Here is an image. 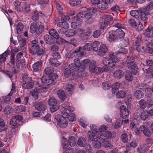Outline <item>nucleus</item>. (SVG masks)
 <instances>
[{
    "mask_svg": "<svg viewBox=\"0 0 153 153\" xmlns=\"http://www.w3.org/2000/svg\"><path fill=\"white\" fill-rule=\"evenodd\" d=\"M30 32L31 33H36V35H39L45 30V28L43 24L41 22H33L31 24L30 27Z\"/></svg>",
    "mask_w": 153,
    "mask_h": 153,
    "instance_id": "1",
    "label": "nucleus"
},
{
    "mask_svg": "<svg viewBox=\"0 0 153 153\" xmlns=\"http://www.w3.org/2000/svg\"><path fill=\"white\" fill-rule=\"evenodd\" d=\"M118 61V59L113 54L111 53L108 56L103 59L102 63L104 65H108L109 68H112L116 65Z\"/></svg>",
    "mask_w": 153,
    "mask_h": 153,
    "instance_id": "2",
    "label": "nucleus"
},
{
    "mask_svg": "<svg viewBox=\"0 0 153 153\" xmlns=\"http://www.w3.org/2000/svg\"><path fill=\"white\" fill-rule=\"evenodd\" d=\"M50 36H52L56 39V42L58 44H61L62 43H68V41H66L60 37L58 33L56 30L54 29L51 28L49 32Z\"/></svg>",
    "mask_w": 153,
    "mask_h": 153,
    "instance_id": "3",
    "label": "nucleus"
},
{
    "mask_svg": "<svg viewBox=\"0 0 153 153\" xmlns=\"http://www.w3.org/2000/svg\"><path fill=\"white\" fill-rule=\"evenodd\" d=\"M79 37L81 40L84 41H87L89 38V36L91 33V30L90 29L86 30L81 29L79 30Z\"/></svg>",
    "mask_w": 153,
    "mask_h": 153,
    "instance_id": "4",
    "label": "nucleus"
},
{
    "mask_svg": "<svg viewBox=\"0 0 153 153\" xmlns=\"http://www.w3.org/2000/svg\"><path fill=\"white\" fill-rule=\"evenodd\" d=\"M58 126L62 128H66L68 126V121L66 118L62 115L56 117Z\"/></svg>",
    "mask_w": 153,
    "mask_h": 153,
    "instance_id": "5",
    "label": "nucleus"
},
{
    "mask_svg": "<svg viewBox=\"0 0 153 153\" xmlns=\"http://www.w3.org/2000/svg\"><path fill=\"white\" fill-rule=\"evenodd\" d=\"M53 76H51V78L50 76L47 77L46 76L44 75L42 78V81L43 83L46 84L47 85L51 84L54 85L55 83L54 80L56 79L58 77V76L56 74H54Z\"/></svg>",
    "mask_w": 153,
    "mask_h": 153,
    "instance_id": "6",
    "label": "nucleus"
},
{
    "mask_svg": "<svg viewBox=\"0 0 153 153\" xmlns=\"http://www.w3.org/2000/svg\"><path fill=\"white\" fill-rule=\"evenodd\" d=\"M30 51L32 54H37V55H40L44 53V51L40 48L39 45H32L30 48Z\"/></svg>",
    "mask_w": 153,
    "mask_h": 153,
    "instance_id": "7",
    "label": "nucleus"
},
{
    "mask_svg": "<svg viewBox=\"0 0 153 153\" xmlns=\"http://www.w3.org/2000/svg\"><path fill=\"white\" fill-rule=\"evenodd\" d=\"M118 104L119 105H120V117L123 119H126L128 116L129 111L124 106V104L121 102H118Z\"/></svg>",
    "mask_w": 153,
    "mask_h": 153,
    "instance_id": "8",
    "label": "nucleus"
},
{
    "mask_svg": "<svg viewBox=\"0 0 153 153\" xmlns=\"http://www.w3.org/2000/svg\"><path fill=\"white\" fill-rule=\"evenodd\" d=\"M48 103L50 106V110L52 112H55L59 108L56 99L54 98H51L49 100Z\"/></svg>",
    "mask_w": 153,
    "mask_h": 153,
    "instance_id": "9",
    "label": "nucleus"
},
{
    "mask_svg": "<svg viewBox=\"0 0 153 153\" xmlns=\"http://www.w3.org/2000/svg\"><path fill=\"white\" fill-rule=\"evenodd\" d=\"M92 49L91 44V43L86 44L83 48H79L78 49H76L75 52V53H78V55L81 56L84 54L85 50L90 51Z\"/></svg>",
    "mask_w": 153,
    "mask_h": 153,
    "instance_id": "10",
    "label": "nucleus"
},
{
    "mask_svg": "<svg viewBox=\"0 0 153 153\" xmlns=\"http://www.w3.org/2000/svg\"><path fill=\"white\" fill-rule=\"evenodd\" d=\"M140 19L141 20L144 21V26H146V24L147 23V21L149 19V16L150 15V12L144 9L140 11Z\"/></svg>",
    "mask_w": 153,
    "mask_h": 153,
    "instance_id": "11",
    "label": "nucleus"
},
{
    "mask_svg": "<svg viewBox=\"0 0 153 153\" xmlns=\"http://www.w3.org/2000/svg\"><path fill=\"white\" fill-rule=\"evenodd\" d=\"M22 120V117L21 116H14L10 120V124L15 128H17L19 125V123L21 122Z\"/></svg>",
    "mask_w": 153,
    "mask_h": 153,
    "instance_id": "12",
    "label": "nucleus"
},
{
    "mask_svg": "<svg viewBox=\"0 0 153 153\" xmlns=\"http://www.w3.org/2000/svg\"><path fill=\"white\" fill-rule=\"evenodd\" d=\"M150 124V122H145L143 124V128H141V129H143V132L144 135L147 137H150L151 135V132L148 128Z\"/></svg>",
    "mask_w": 153,
    "mask_h": 153,
    "instance_id": "13",
    "label": "nucleus"
},
{
    "mask_svg": "<svg viewBox=\"0 0 153 153\" xmlns=\"http://www.w3.org/2000/svg\"><path fill=\"white\" fill-rule=\"evenodd\" d=\"M101 135V133L100 132H91L89 135V140L91 142L95 141L98 138H100Z\"/></svg>",
    "mask_w": 153,
    "mask_h": 153,
    "instance_id": "14",
    "label": "nucleus"
},
{
    "mask_svg": "<svg viewBox=\"0 0 153 153\" xmlns=\"http://www.w3.org/2000/svg\"><path fill=\"white\" fill-rule=\"evenodd\" d=\"M108 33L109 35L108 38L109 41L111 42H117L118 41L115 31H110Z\"/></svg>",
    "mask_w": 153,
    "mask_h": 153,
    "instance_id": "15",
    "label": "nucleus"
},
{
    "mask_svg": "<svg viewBox=\"0 0 153 153\" xmlns=\"http://www.w3.org/2000/svg\"><path fill=\"white\" fill-rule=\"evenodd\" d=\"M108 50V48L106 45L102 44L98 50L97 53L100 56L104 55L107 52Z\"/></svg>",
    "mask_w": 153,
    "mask_h": 153,
    "instance_id": "16",
    "label": "nucleus"
},
{
    "mask_svg": "<svg viewBox=\"0 0 153 153\" xmlns=\"http://www.w3.org/2000/svg\"><path fill=\"white\" fill-rule=\"evenodd\" d=\"M116 34L117 38L118 41H121L125 36L124 31L121 29H118L115 31Z\"/></svg>",
    "mask_w": 153,
    "mask_h": 153,
    "instance_id": "17",
    "label": "nucleus"
},
{
    "mask_svg": "<svg viewBox=\"0 0 153 153\" xmlns=\"http://www.w3.org/2000/svg\"><path fill=\"white\" fill-rule=\"evenodd\" d=\"M35 108L38 111H43L46 109V107L43 102H39L36 104Z\"/></svg>",
    "mask_w": 153,
    "mask_h": 153,
    "instance_id": "18",
    "label": "nucleus"
},
{
    "mask_svg": "<svg viewBox=\"0 0 153 153\" xmlns=\"http://www.w3.org/2000/svg\"><path fill=\"white\" fill-rule=\"evenodd\" d=\"M135 60L133 56L131 55L127 56L126 59L124 60L125 64L127 67H130L131 64H133Z\"/></svg>",
    "mask_w": 153,
    "mask_h": 153,
    "instance_id": "19",
    "label": "nucleus"
},
{
    "mask_svg": "<svg viewBox=\"0 0 153 153\" xmlns=\"http://www.w3.org/2000/svg\"><path fill=\"white\" fill-rule=\"evenodd\" d=\"M137 151L140 153H145L148 151L149 148L147 144H144L139 146L137 148Z\"/></svg>",
    "mask_w": 153,
    "mask_h": 153,
    "instance_id": "20",
    "label": "nucleus"
},
{
    "mask_svg": "<svg viewBox=\"0 0 153 153\" xmlns=\"http://www.w3.org/2000/svg\"><path fill=\"white\" fill-rule=\"evenodd\" d=\"M103 140L102 138H99L97 140L94 141L93 143V145L94 147L96 148H99L101 146H102V141Z\"/></svg>",
    "mask_w": 153,
    "mask_h": 153,
    "instance_id": "21",
    "label": "nucleus"
},
{
    "mask_svg": "<svg viewBox=\"0 0 153 153\" xmlns=\"http://www.w3.org/2000/svg\"><path fill=\"white\" fill-rule=\"evenodd\" d=\"M124 74V72L122 70H117L114 72L113 75L116 79H120L123 77Z\"/></svg>",
    "mask_w": 153,
    "mask_h": 153,
    "instance_id": "22",
    "label": "nucleus"
},
{
    "mask_svg": "<svg viewBox=\"0 0 153 153\" xmlns=\"http://www.w3.org/2000/svg\"><path fill=\"white\" fill-rule=\"evenodd\" d=\"M44 38L45 41L48 44L51 45L53 44L55 42L54 38L48 35H46L44 36Z\"/></svg>",
    "mask_w": 153,
    "mask_h": 153,
    "instance_id": "23",
    "label": "nucleus"
},
{
    "mask_svg": "<svg viewBox=\"0 0 153 153\" xmlns=\"http://www.w3.org/2000/svg\"><path fill=\"white\" fill-rule=\"evenodd\" d=\"M13 4L15 6V9L16 10L18 11H22V7L23 5H21V3L18 1H16L13 3Z\"/></svg>",
    "mask_w": 153,
    "mask_h": 153,
    "instance_id": "24",
    "label": "nucleus"
},
{
    "mask_svg": "<svg viewBox=\"0 0 153 153\" xmlns=\"http://www.w3.org/2000/svg\"><path fill=\"white\" fill-rule=\"evenodd\" d=\"M137 145V143L135 141H132L127 144L126 149L124 153H127L129 151L131 150V148H135Z\"/></svg>",
    "mask_w": 153,
    "mask_h": 153,
    "instance_id": "25",
    "label": "nucleus"
},
{
    "mask_svg": "<svg viewBox=\"0 0 153 153\" xmlns=\"http://www.w3.org/2000/svg\"><path fill=\"white\" fill-rule=\"evenodd\" d=\"M77 144L80 147H85L86 145V141L84 137H79L78 140Z\"/></svg>",
    "mask_w": 153,
    "mask_h": 153,
    "instance_id": "26",
    "label": "nucleus"
},
{
    "mask_svg": "<svg viewBox=\"0 0 153 153\" xmlns=\"http://www.w3.org/2000/svg\"><path fill=\"white\" fill-rule=\"evenodd\" d=\"M104 22L106 25L109 24L113 19V17L110 15H106L103 16Z\"/></svg>",
    "mask_w": 153,
    "mask_h": 153,
    "instance_id": "27",
    "label": "nucleus"
},
{
    "mask_svg": "<svg viewBox=\"0 0 153 153\" xmlns=\"http://www.w3.org/2000/svg\"><path fill=\"white\" fill-rule=\"evenodd\" d=\"M34 82L32 81L23 83L22 87L25 89H30L33 88Z\"/></svg>",
    "mask_w": 153,
    "mask_h": 153,
    "instance_id": "28",
    "label": "nucleus"
},
{
    "mask_svg": "<svg viewBox=\"0 0 153 153\" xmlns=\"http://www.w3.org/2000/svg\"><path fill=\"white\" fill-rule=\"evenodd\" d=\"M49 62L50 64L51 65L54 67L58 66L61 63L57 59H54L52 57L50 59H49Z\"/></svg>",
    "mask_w": 153,
    "mask_h": 153,
    "instance_id": "29",
    "label": "nucleus"
},
{
    "mask_svg": "<svg viewBox=\"0 0 153 153\" xmlns=\"http://www.w3.org/2000/svg\"><path fill=\"white\" fill-rule=\"evenodd\" d=\"M45 73L46 75H51L50 76L51 78V76H53L54 74L55 73H53L54 71V68L52 67H49L46 68L44 70Z\"/></svg>",
    "mask_w": 153,
    "mask_h": 153,
    "instance_id": "30",
    "label": "nucleus"
},
{
    "mask_svg": "<svg viewBox=\"0 0 153 153\" xmlns=\"http://www.w3.org/2000/svg\"><path fill=\"white\" fill-rule=\"evenodd\" d=\"M128 67L130 70H131V72H132L135 75L137 74L138 68L134 63L132 64H131L130 65V67Z\"/></svg>",
    "mask_w": 153,
    "mask_h": 153,
    "instance_id": "31",
    "label": "nucleus"
},
{
    "mask_svg": "<svg viewBox=\"0 0 153 153\" xmlns=\"http://www.w3.org/2000/svg\"><path fill=\"white\" fill-rule=\"evenodd\" d=\"M90 60L89 59H85L83 60L81 62V71H84L85 68V66L88 65L90 62Z\"/></svg>",
    "mask_w": 153,
    "mask_h": 153,
    "instance_id": "32",
    "label": "nucleus"
},
{
    "mask_svg": "<svg viewBox=\"0 0 153 153\" xmlns=\"http://www.w3.org/2000/svg\"><path fill=\"white\" fill-rule=\"evenodd\" d=\"M55 4L56 6L57 10L59 13V15H62L63 13V8L61 3L55 1Z\"/></svg>",
    "mask_w": 153,
    "mask_h": 153,
    "instance_id": "33",
    "label": "nucleus"
},
{
    "mask_svg": "<svg viewBox=\"0 0 153 153\" xmlns=\"http://www.w3.org/2000/svg\"><path fill=\"white\" fill-rule=\"evenodd\" d=\"M103 140V141H102V146L105 147H108L110 148H112L113 147V146L111 145L109 143V141L108 140L105 138H102Z\"/></svg>",
    "mask_w": 153,
    "mask_h": 153,
    "instance_id": "34",
    "label": "nucleus"
},
{
    "mask_svg": "<svg viewBox=\"0 0 153 153\" xmlns=\"http://www.w3.org/2000/svg\"><path fill=\"white\" fill-rule=\"evenodd\" d=\"M144 95L143 93L139 90L136 91L134 95V97L137 100L143 97Z\"/></svg>",
    "mask_w": 153,
    "mask_h": 153,
    "instance_id": "35",
    "label": "nucleus"
},
{
    "mask_svg": "<svg viewBox=\"0 0 153 153\" xmlns=\"http://www.w3.org/2000/svg\"><path fill=\"white\" fill-rule=\"evenodd\" d=\"M69 112L66 115V118H68L69 121H74L76 120V118L75 117V114L74 113H72V111Z\"/></svg>",
    "mask_w": 153,
    "mask_h": 153,
    "instance_id": "36",
    "label": "nucleus"
},
{
    "mask_svg": "<svg viewBox=\"0 0 153 153\" xmlns=\"http://www.w3.org/2000/svg\"><path fill=\"white\" fill-rule=\"evenodd\" d=\"M76 32L73 29H70L65 32V35L68 37H71L74 36Z\"/></svg>",
    "mask_w": 153,
    "mask_h": 153,
    "instance_id": "37",
    "label": "nucleus"
},
{
    "mask_svg": "<svg viewBox=\"0 0 153 153\" xmlns=\"http://www.w3.org/2000/svg\"><path fill=\"white\" fill-rule=\"evenodd\" d=\"M41 64V61H38L35 63L33 65V71L35 72L38 71L40 69Z\"/></svg>",
    "mask_w": 153,
    "mask_h": 153,
    "instance_id": "38",
    "label": "nucleus"
},
{
    "mask_svg": "<svg viewBox=\"0 0 153 153\" xmlns=\"http://www.w3.org/2000/svg\"><path fill=\"white\" fill-rule=\"evenodd\" d=\"M23 55L22 52L19 53L16 56V66L17 68H19L20 67V65L19 64V62L22 56Z\"/></svg>",
    "mask_w": 153,
    "mask_h": 153,
    "instance_id": "39",
    "label": "nucleus"
},
{
    "mask_svg": "<svg viewBox=\"0 0 153 153\" xmlns=\"http://www.w3.org/2000/svg\"><path fill=\"white\" fill-rule=\"evenodd\" d=\"M121 87V84L119 82L115 83L113 85V88L112 89V93L113 94H115L118 91V88Z\"/></svg>",
    "mask_w": 153,
    "mask_h": 153,
    "instance_id": "40",
    "label": "nucleus"
},
{
    "mask_svg": "<svg viewBox=\"0 0 153 153\" xmlns=\"http://www.w3.org/2000/svg\"><path fill=\"white\" fill-rule=\"evenodd\" d=\"M111 85L109 82H105L102 84V88L105 90H108L110 89L111 87Z\"/></svg>",
    "mask_w": 153,
    "mask_h": 153,
    "instance_id": "41",
    "label": "nucleus"
},
{
    "mask_svg": "<svg viewBox=\"0 0 153 153\" xmlns=\"http://www.w3.org/2000/svg\"><path fill=\"white\" fill-rule=\"evenodd\" d=\"M65 90L66 93L68 95H71L74 90L73 86L71 84L67 85L65 88Z\"/></svg>",
    "mask_w": 153,
    "mask_h": 153,
    "instance_id": "42",
    "label": "nucleus"
},
{
    "mask_svg": "<svg viewBox=\"0 0 153 153\" xmlns=\"http://www.w3.org/2000/svg\"><path fill=\"white\" fill-rule=\"evenodd\" d=\"M149 116L148 111H147L143 110L141 113L140 117L141 119L143 120H145L147 119Z\"/></svg>",
    "mask_w": 153,
    "mask_h": 153,
    "instance_id": "43",
    "label": "nucleus"
},
{
    "mask_svg": "<svg viewBox=\"0 0 153 153\" xmlns=\"http://www.w3.org/2000/svg\"><path fill=\"white\" fill-rule=\"evenodd\" d=\"M139 108L141 109H144L147 105V103L144 99H141L138 102Z\"/></svg>",
    "mask_w": 153,
    "mask_h": 153,
    "instance_id": "44",
    "label": "nucleus"
},
{
    "mask_svg": "<svg viewBox=\"0 0 153 153\" xmlns=\"http://www.w3.org/2000/svg\"><path fill=\"white\" fill-rule=\"evenodd\" d=\"M92 15L90 13H85L84 17L87 20V23H91L93 22V20L91 19Z\"/></svg>",
    "mask_w": 153,
    "mask_h": 153,
    "instance_id": "45",
    "label": "nucleus"
},
{
    "mask_svg": "<svg viewBox=\"0 0 153 153\" xmlns=\"http://www.w3.org/2000/svg\"><path fill=\"white\" fill-rule=\"evenodd\" d=\"M142 70L144 72H146L150 76L153 77V66H151L150 68H149L148 69L142 68Z\"/></svg>",
    "mask_w": 153,
    "mask_h": 153,
    "instance_id": "46",
    "label": "nucleus"
},
{
    "mask_svg": "<svg viewBox=\"0 0 153 153\" xmlns=\"http://www.w3.org/2000/svg\"><path fill=\"white\" fill-rule=\"evenodd\" d=\"M7 126L5 125L2 119L0 120V132L3 131H5L7 129Z\"/></svg>",
    "mask_w": 153,
    "mask_h": 153,
    "instance_id": "47",
    "label": "nucleus"
},
{
    "mask_svg": "<svg viewBox=\"0 0 153 153\" xmlns=\"http://www.w3.org/2000/svg\"><path fill=\"white\" fill-rule=\"evenodd\" d=\"M58 19L59 21L60 20L61 21L65 22L66 21H68L70 19V17L68 16L64 15L63 13L62 15H59Z\"/></svg>",
    "mask_w": 153,
    "mask_h": 153,
    "instance_id": "48",
    "label": "nucleus"
},
{
    "mask_svg": "<svg viewBox=\"0 0 153 153\" xmlns=\"http://www.w3.org/2000/svg\"><path fill=\"white\" fill-rule=\"evenodd\" d=\"M125 79L126 80L131 81L132 80L133 77L132 73L129 71H127L125 74Z\"/></svg>",
    "mask_w": 153,
    "mask_h": 153,
    "instance_id": "49",
    "label": "nucleus"
},
{
    "mask_svg": "<svg viewBox=\"0 0 153 153\" xmlns=\"http://www.w3.org/2000/svg\"><path fill=\"white\" fill-rule=\"evenodd\" d=\"M114 24L113 25V27H115L118 28V29H122L125 30V26L121 22L118 21L116 23H114Z\"/></svg>",
    "mask_w": 153,
    "mask_h": 153,
    "instance_id": "50",
    "label": "nucleus"
},
{
    "mask_svg": "<svg viewBox=\"0 0 153 153\" xmlns=\"http://www.w3.org/2000/svg\"><path fill=\"white\" fill-rule=\"evenodd\" d=\"M97 7L100 9L101 10H105L107 9L108 7V5L106 4L103 1H102V3L100 4L99 3L98 5L97 6Z\"/></svg>",
    "mask_w": 153,
    "mask_h": 153,
    "instance_id": "51",
    "label": "nucleus"
},
{
    "mask_svg": "<svg viewBox=\"0 0 153 153\" xmlns=\"http://www.w3.org/2000/svg\"><path fill=\"white\" fill-rule=\"evenodd\" d=\"M112 136L111 132L108 131H107L104 133L100 137L101 138H103L107 139V138H110Z\"/></svg>",
    "mask_w": 153,
    "mask_h": 153,
    "instance_id": "52",
    "label": "nucleus"
},
{
    "mask_svg": "<svg viewBox=\"0 0 153 153\" xmlns=\"http://www.w3.org/2000/svg\"><path fill=\"white\" fill-rule=\"evenodd\" d=\"M22 83L23 84V83L29 82V81H32V79L31 77H30L27 75H24L22 77Z\"/></svg>",
    "mask_w": 153,
    "mask_h": 153,
    "instance_id": "53",
    "label": "nucleus"
},
{
    "mask_svg": "<svg viewBox=\"0 0 153 153\" xmlns=\"http://www.w3.org/2000/svg\"><path fill=\"white\" fill-rule=\"evenodd\" d=\"M68 143L70 146H74L76 143L75 137L74 136H71L68 139Z\"/></svg>",
    "mask_w": 153,
    "mask_h": 153,
    "instance_id": "54",
    "label": "nucleus"
},
{
    "mask_svg": "<svg viewBox=\"0 0 153 153\" xmlns=\"http://www.w3.org/2000/svg\"><path fill=\"white\" fill-rule=\"evenodd\" d=\"M100 43L98 41H95L93 42V44L91 45L92 49L94 51H98V47L100 45Z\"/></svg>",
    "mask_w": 153,
    "mask_h": 153,
    "instance_id": "55",
    "label": "nucleus"
},
{
    "mask_svg": "<svg viewBox=\"0 0 153 153\" xmlns=\"http://www.w3.org/2000/svg\"><path fill=\"white\" fill-rule=\"evenodd\" d=\"M116 97L118 98H123L126 96V93L123 91H120L116 94Z\"/></svg>",
    "mask_w": 153,
    "mask_h": 153,
    "instance_id": "56",
    "label": "nucleus"
},
{
    "mask_svg": "<svg viewBox=\"0 0 153 153\" xmlns=\"http://www.w3.org/2000/svg\"><path fill=\"white\" fill-rule=\"evenodd\" d=\"M82 0H70L69 4L72 6H75L79 5L82 1Z\"/></svg>",
    "mask_w": 153,
    "mask_h": 153,
    "instance_id": "57",
    "label": "nucleus"
},
{
    "mask_svg": "<svg viewBox=\"0 0 153 153\" xmlns=\"http://www.w3.org/2000/svg\"><path fill=\"white\" fill-rule=\"evenodd\" d=\"M23 28L24 26L23 24L21 23H19L16 25V29L17 33L18 34L21 33Z\"/></svg>",
    "mask_w": 153,
    "mask_h": 153,
    "instance_id": "58",
    "label": "nucleus"
},
{
    "mask_svg": "<svg viewBox=\"0 0 153 153\" xmlns=\"http://www.w3.org/2000/svg\"><path fill=\"white\" fill-rule=\"evenodd\" d=\"M57 94L58 97L60 99L63 100L65 99V95L64 91L61 90H59L57 92Z\"/></svg>",
    "mask_w": 153,
    "mask_h": 153,
    "instance_id": "59",
    "label": "nucleus"
},
{
    "mask_svg": "<svg viewBox=\"0 0 153 153\" xmlns=\"http://www.w3.org/2000/svg\"><path fill=\"white\" fill-rule=\"evenodd\" d=\"M144 35L148 37H153V36L152 35V30L151 27H148L146 29L144 33Z\"/></svg>",
    "mask_w": 153,
    "mask_h": 153,
    "instance_id": "60",
    "label": "nucleus"
},
{
    "mask_svg": "<svg viewBox=\"0 0 153 153\" xmlns=\"http://www.w3.org/2000/svg\"><path fill=\"white\" fill-rule=\"evenodd\" d=\"M62 107L67 108L68 111H73L74 110V108L72 106H69L67 102H65L62 104Z\"/></svg>",
    "mask_w": 153,
    "mask_h": 153,
    "instance_id": "61",
    "label": "nucleus"
},
{
    "mask_svg": "<svg viewBox=\"0 0 153 153\" xmlns=\"http://www.w3.org/2000/svg\"><path fill=\"white\" fill-rule=\"evenodd\" d=\"M22 10V11H23L26 13L30 12V5L28 4H25L23 6Z\"/></svg>",
    "mask_w": 153,
    "mask_h": 153,
    "instance_id": "62",
    "label": "nucleus"
},
{
    "mask_svg": "<svg viewBox=\"0 0 153 153\" xmlns=\"http://www.w3.org/2000/svg\"><path fill=\"white\" fill-rule=\"evenodd\" d=\"M145 91L148 97L150 98L152 97V89L150 88L146 87L145 88Z\"/></svg>",
    "mask_w": 153,
    "mask_h": 153,
    "instance_id": "63",
    "label": "nucleus"
},
{
    "mask_svg": "<svg viewBox=\"0 0 153 153\" xmlns=\"http://www.w3.org/2000/svg\"><path fill=\"white\" fill-rule=\"evenodd\" d=\"M79 123L84 128L88 124L85 119L83 118H82L79 120Z\"/></svg>",
    "mask_w": 153,
    "mask_h": 153,
    "instance_id": "64",
    "label": "nucleus"
}]
</instances>
